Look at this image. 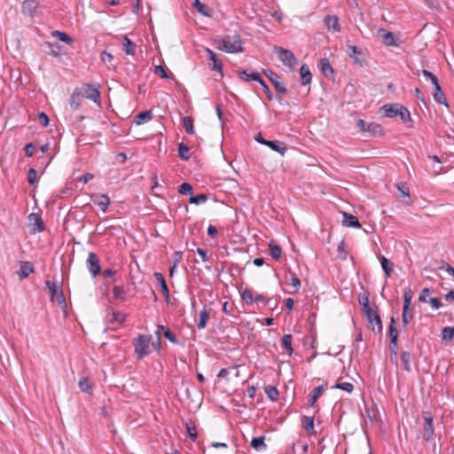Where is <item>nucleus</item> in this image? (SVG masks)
I'll list each match as a JSON object with an SVG mask.
<instances>
[{
	"label": "nucleus",
	"mask_w": 454,
	"mask_h": 454,
	"mask_svg": "<svg viewBox=\"0 0 454 454\" xmlns=\"http://www.w3.org/2000/svg\"><path fill=\"white\" fill-rule=\"evenodd\" d=\"M154 74L164 79L168 78V75L162 66H156L154 67Z\"/></svg>",
	"instance_id": "774afa93"
},
{
	"label": "nucleus",
	"mask_w": 454,
	"mask_h": 454,
	"mask_svg": "<svg viewBox=\"0 0 454 454\" xmlns=\"http://www.w3.org/2000/svg\"><path fill=\"white\" fill-rule=\"evenodd\" d=\"M324 392V387L322 385L316 387L311 394L309 395V406L312 407L315 405L317 400Z\"/></svg>",
	"instance_id": "bb28decb"
},
{
	"label": "nucleus",
	"mask_w": 454,
	"mask_h": 454,
	"mask_svg": "<svg viewBox=\"0 0 454 454\" xmlns=\"http://www.w3.org/2000/svg\"><path fill=\"white\" fill-rule=\"evenodd\" d=\"M82 94L78 90V88H76L74 90V92L71 94V97H70L71 108H73L74 110L78 109L82 105Z\"/></svg>",
	"instance_id": "5701e85b"
},
{
	"label": "nucleus",
	"mask_w": 454,
	"mask_h": 454,
	"mask_svg": "<svg viewBox=\"0 0 454 454\" xmlns=\"http://www.w3.org/2000/svg\"><path fill=\"white\" fill-rule=\"evenodd\" d=\"M210 314L206 306L203 307L202 310L200 312V318L197 324V327L201 330L207 326V321L209 319Z\"/></svg>",
	"instance_id": "393cba45"
},
{
	"label": "nucleus",
	"mask_w": 454,
	"mask_h": 454,
	"mask_svg": "<svg viewBox=\"0 0 454 454\" xmlns=\"http://www.w3.org/2000/svg\"><path fill=\"white\" fill-rule=\"evenodd\" d=\"M263 74L268 77V79L274 84V82H278L279 80V76L270 69L263 70Z\"/></svg>",
	"instance_id": "680f3d73"
},
{
	"label": "nucleus",
	"mask_w": 454,
	"mask_h": 454,
	"mask_svg": "<svg viewBox=\"0 0 454 454\" xmlns=\"http://www.w3.org/2000/svg\"><path fill=\"white\" fill-rule=\"evenodd\" d=\"M159 329L161 330L164 337L168 339L170 342L174 344H177L178 340L174 333L168 326L159 325Z\"/></svg>",
	"instance_id": "c9c22d12"
},
{
	"label": "nucleus",
	"mask_w": 454,
	"mask_h": 454,
	"mask_svg": "<svg viewBox=\"0 0 454 454\" xmlns=\"http://www.w3.org/2000/svg\"><path fill=\"white\" fill-rule=\"evenodd\" d=\"M358 302L362 307V311L371 308L368 294H364L358 298Z\"/></svg>",
	"instance_id": "603ef678"
},
{
	"label": "nucleus",
	"mask_w": 454,
	"mask_h": 454,
	"mask_svg": "<svg viewBox=\"0 0 454 454\" xmlns=\"http://www.w3.org/2000/svg\"><path fill=\"white\" fill-rule=\"evenodd\" d=\"M265 437L264 436H259V437H254L251 441V447L257 450H263L267 449V444L265 443Z\"/></svg>",
	"instance_id": "a878e982"
},
{
	"label": "nucleus",
	"mask_w": 454,
	"mask_h": 454,
	"mask_svg": "<svg viewBox=\"0 0 454 454\" xmlns=\"http://www.w3.org/2000/svg\"><path fill=\"white\" fill-rule=\"evenodd\" d=\"M27 182L30 184H35L36 183V171L35 168H31L27 172Z\"/></svg>",
	"instance_id": "338daca9"
},
{
	"label": "nucleus",
	"mask_w": 454,
	"mask_h": 454,
	"mask_svg": "<svg viewBox=\"0 0 454 454\" xmlns=\"http://www.w3.org/2000/svg\"><path fill=\"white\" fill-rule=\"evenodd\" d=\"M136 43H133L128 36L123 38V50L128 55H134L136 51Z\"/></svg>",
	"instance_id": "72a5a7b5"
},
{
	"label": "nucleus",
	"mask_w": 454,
	"mask_h": 454,
	"mask_svg": "<svg viewBox=\"0 0 454 454\" xmlns=\"http://www.w3.org/2000/svg\"><path fill=\"white\" fill-rule=\"evenodd\" d=\"M264 392L270 401L276 402L278 399L279 393L276 387L268 385L264 387Z\"/></svg>",
	"instance_id": "473e14b6"
},
{
	"label": "nucleus",
	"mask_w": 454,
	"mask_h": 454,
	"mask_svg": "<svg viewBox=\"0 0 454 454\" xmlns=\"http://www.w3.org/2000/svg\"><path fill=\"white\" fill-rule=\"evenodd\" d=\"M300 75L301 78V83L303 85H307V84L310 83L311 79H312V74L309 71L308 65H306V64L301 65V67L300 68Z\"/></svg>",
	"instance_id": "b1692460"
},
{
	"label": "nucleus",
	"mask_w": 454,
	"mask_h": 454,
	"mask_svg": "<svg viewBox=\"0 0 454 454\" xmlns=\"http://www.w3.org/2000/svg\"><path fill=\"white\" fill-rule=\"evenodd\" d=\"M424 419V426H423V434L422 438L426 442H430L433 440L434 427L433 424V416L429 411L423 412Z\"/></svg>",
	"instance_id": "0eeeda50"
},
{
	"label": "nucleus",
	"mask_w": 454,
	"mask_h": 454,
	"mask_svg": "<svg viewBox=\"0 0 454 454\" xmlns=\"http://www.w3.org/2000/svg\"><path fill=\"white\" fill-rule=\"evenodd\" d=\"M151 340L152 337L148 335H139L134 340L135 353L138 358H143L150 354Z\"/></svg>",
	"instance_id": "7ed1b4c3"
},
{
	"label": "nucleus",
	"mask_w": 454,
	"mask_h": 454,
	"mask_svg": "<svg viewBox=\"0 0 454 454\" xmlns=\"http://www.w3.org/2000/svg\"><path fill=\"white\" fill-rule=\"evenodd\" d=\"M259 83L262 85V87L263 88V91L264 93L266 94V98L268 100H272L273 99V94L272 92L270 91L269 86L267 85V83L265 82V81L262 78L260 81H259Z\"/></svg>",
	"instance_id": "e2e57ef3"
},
{
	"label": "nucleus",
	"mask_w": 454,
	"mask_h": 454,
	"mask_svg": "<svg viewBox=\"0 0 454 454\" xmlns=\"http://www.w3.org/2000/svg\"><path fill=\"white\" fill-rule=\"evenodd\" d=\"M111 317L108 319V322L109 324H114V323H119V324H123V322L125 321V315L123 313H121V312H113L110 316Z\"/></svg>",
	"instance_id": "49530a36"
},
{
	"label": "nucleus",
	"mask_w": 454,
	"mask_h": 454,
	"mask_svg": "<svg viewBox=\"0 0 454 454\" xmlns=\"http://www.w3.org/2000/svg\"><path fill=\"white\" fill-rule=\"evenodd\" d=\"M378 36L382 39V43L387 46H397V39L395 37L394 34L390 31H387L384 28H380L378 30Z\"/></svg>",
	"instance_id": "4468645a"
},
{
	"label": "nucleus",
	"mask_w": 454,
	"mask_h": 454,
	"mask_svg": "<svg viewBox=\"0 0 454 454\" xmlns=\"http://www.w3.org/2000/svg\"><path fill=\"white\" fill-rule=\"evenodd\" d=\"M126 290L122 286H115L113 288V294L115 298L124 301L126 299Z\"/></svg>",
	"instance_id": "de8ad7c7"
},
{
	"label": "nucleus",
	"mask_w": 454,
	"mask_h": 454,
	"mask_svg": "<svg viewBox=\"0 0 454 454\" xmlns=\"http://www.w3.org/2000/svg\"><path fill=\"white\" fill-rule=\"evenodd\" d=\"M39 7L38 0H25L21 4V12L24 15L33 17Z\"/></svg>",
	"instance_id": "ddd939ff"
},
{
	"label": "nucleus",
	"mask_w": 454,
	"mask_h": 454,
	"mask_svg": "<svg viewBox=\"0 0 454 454\" xmlns=\"http://www.w3.org/2000/svg\"><path fill=\"white\" fill-rule=\"evenodd\" d=\"M241 298L247 304H252L254 302V296L250 290L246 289L243 291L241 294Z\"/></svg>",
	"instance_id": "bf43d9fd"
},
{
	"label": "nucleus",
	"mask_w": 454,
	"mask_h": 454,
	"mask_svg": "<svg viewBox=\"0 0 454 454\" xmlns=\"http://www.w3.org/2000/svg\"><path fill=\"white\" fill-rule=\"evenodd\" d=\"M273 86H274V89H275L277 94L280 98H283L286 94L287 89L285 86V84L283 82H281L279 80L276 82H274Z\"/></svg>",
	"instance_id": "8fccbe9b"
},
{
	"label": "nucleus",
	"mask_w": 454,
	"mask_h": 454,
	"mask_svg": "<svg viewBox=\"0 0 454 454\" xmlns=\"http://www.w3.org/2000/svg\"><path fill=\"white\" fill-rule=\"evenodd\" d=\"M153 114L152 110L140 112L135 116L134 122L137 125H141L145 122L151 121L153 119Z\"/></svg>",
	"instance_id": "4be33fe9"
},
{
	"label": "nucleus",
	"mask_w": 454,
	"mask_h": 454,
	"mask_svg": "<svg viewBox=\"0 0 454 454\" xmlns=\"http://www.w3.org/2000/svg\"><path fill=\"white\" fill-rule=\"evenodd\" d=\"M154 278L160 285V290L164 294L165 301L167 302H169L170 294H169V290H168V285L166 283V280L164 278V276L160 272H155Z\"/></svg>",
	"instance_id": "dca6fc26"
},
{
	"label": "nucleus",
	"mask_w": 454,
	"mask_h": 454,
	"mask_svg": "<svg viewBox=\"0 0 454 454\" xmlns=\"http://www.w3.org/2000/svg\"><path fill=\"white\" fill-rule=\"evenodd\" d=\"M238 75L241 80L245 82L255 81L259 82V81L262 79L259 73H248L247 70L238 71Z\"/></svg>",
	"instance_id": "aec40b11"
},
{
	"label": "nucleus",
	"mask_w": 454,
	"mask_h": 454,
	"mask_svg": "<svg viewBox=\"0 0 454 454\" xmlns=\"http://www.w3.org/2000/svg\"><path fill=\"white\" fill-rule=\"evenodd\" d=\"M51 35L54 37H58L60 41L68 44H71L74 42L73 38L70 35H68L65 32H61L59 30L52 31Z\"/></svg>",
	"instance_id": "58836bf2"
},
{
	"label": "nucleus",
	"mask_w": 454,
	"mask_h": 454,
	"mask_svg": "<svg viewBox=\"0 0 454 454\" xmlns=\"http://www.w3.org/2000/svg\"><path fill=\"white\" fill-rule=\"evenodd\" d=\"M413 292L410 287H405L403 290V307H411Z\"/></svg>",
	"instance_id": "09e8293b"
},
{
	"label": "nucleus",
	"mask_w": 454,
	"mask_h": 454,
	"mask_svg": "<svg viewBox=\"0 0 454 454\" xmlns=\"http://www.w3.org/2000/svg\"><path fill=\"white\" fill-rule=\"evenodd\" d=\"M45 285L48 289V294L50 295L51 301H56L59 305H63L66 307V299L64 297V294L61 287L56 283L51 281L50 279L45 280Z\"/></svg>",
	"instance_id": "39448f33"
},
{
	"label": "nucleus",
	"mask_w": 454,
	"mask_h": 454,
	"mask_svg": "<svg viewBox=\"0 0 454 454\" xmlns=\"http://www.w3.org/2000/svg\"><path fill=\"white\" fill-rule=\"evenodd\" d=\"M333 387L344 390L348 393H351L354 389V386L350 382L337 383Z\"/></svg>",
	"instance_id": "864d4df0"
},
{
	"label": "nucleus",
	"mask_w": 454,
	"mask_h": 454,
	"mask_svg": "<svg viewBox=\"0 0 454 454\" xmlns=\"http://www.w3.org/2000/svg\"><path fill=\"white\" fill-rule=\"evenodd\" d=\"M398 106L399 104H387L381 107L386 117L395 118L398 116Z\"/></svg>",
	"instance_id": "6ab92c4d"
},
{
	"label": "nucleus",
	"mask_w": 454,
	"mask_h": 454,
	"mask_svg": "<svg viewBox=\"0 0 454 454\" xmlns=\"http://www.w3.org/2000/svg\"><path fill=\"white\" fill-rule=\"evenodd\" d=\"M442 339L443 340L450 341L454 338V327L451 326H445L442 330L441 333Z\"/></svg>",
	"instance_id": "ea45409f"
},
{
	"label": "nucleus",
	"mask_w": 454,
	"mask_h": 454,
	"mask_svg": "<svg viewBox=\"0 0 454 454\" xmlns=\"http://www.w3.org/2000/svg\"><path fill=\"white\" fill-rule=\"evenodd\" d=\"M293 336L291 334H285L282 338V346L286 350L287 354L291 356L294 352L292 348Z\"/></svg>",
	"instance_id": "e433bc0d"
},
{
	"label": "nucleus",
	"mask_w": 454,
	"mask_h": 454,
	"mask_svg": "<svg viewBox=\"0 0 454 454\" xmlns=\"http://www.w3.org/2000/svg\"><path fill=\"white\" fill-rule=\"evenodd\" d=\"M189 147L184 143L179 144L178 145V155L184 160H188L190 159L189 154Z\"/></svg>",
	"instance_id": "c03bdc74"
},
{
	"label": "nucleus",
	"mask_w": 454,
	"mask_h": 454,
	"mask_svg": "<svg viewBox=\"0 0 454 454\" xmlns=\"http://www.w3.org/2000/svg\"><path fill=\"white\" fill-rule=\"evenodd\" d=\"M269 249L270 254L273 259L278 260L280 258L282 248L279 245L276 244L275 241H270L269 243Z\"/></svg>",
	"instance_id": "2f4dec72"
},
{
	"label": "nucleus",
	"mask_w": 454,
	"mask_h": 454,
	"mask_svg": "<svg viewBox=\"0 0 454 454\" xmlns=\"http://www.w3.org/2000/svg\"><path fill=\"white\" fill-rule=\"evenodd\" d=\"M388 333L390 337V343L395 344V341H397L398 338V332L396 326L388 327Z\"/></svg>",
	"instance_id": "0e129e2a"
},
{
	"label": "nucleus",
	"mask_w": 454,
	"mask_h": 454,
	"mask_svg": "<svg viewBox=\"0 0 454 454\" xmlns=\"http://www.w3.org/2000/svg\"><path fill=\"white\" fill-rule=\"evenodd\" d=\"M398 116L404 123L408 121H411L409 110L402 105H399L398 106Z\"/></svg>",
	"instance_id": "37998d69"
},
{
	"label": "nucleus",
	"mask_w": 454,
	"mask_h": 454,
	"mask_svg": "<svg viewBox=\"0 0 454 454\" xmlns=\"http://www.w3.org/2000/svg\"><path fill=\"white\" fill-rule=\"evenodd\" d=\"M421 73L427 80H429L432 82L433 85L437 84V82H439L437 77L433 73L426 69H423Z\"/></svg>",
	"instance_id": "052dcab7"
},
{
	"label": "nucleus",
	"mask_w": 454,
	"mask_h": 454,
	"mask_svg": "<svg viewBox=\"0 0 454 454\" xmlns=\"http://www.w3.org/2000/svg\"><path fill=\"white\" fill-rule=\"evenodd\" d=\"M255 140L262 145L269 146L271 150L278 153L282 156L286 153L287 150L286 144L280 141L266 140L260 136L256 137Z\"/></svg>",
	"instance_id": "1a4fd4ad"
},
{
	"label": "nucleus",
	"mask_w": 454,
	"mask_h": 454,
	"mask_svg": "<svg viewBox=\"0 0 454 454\" xmlns=\"http://www.w3.org/2000/svg\"><path fill=\"white\" fill-rule=\"evenodd\" d=\"M207 200V196L206 194H198L195 196H191L189 199V202L195 205H200L205 203Z\"/></svg>",
	"instance_id": "3c124183"
},
{
	"label": "nucleus",
	"mask_w": 454,
	"mask_h": 454,
	"mask_svg": "<svg viewBox=\"0 0 454 454\" xmlns=\"http://www.w3.org/2000/svg\"><path fill=\"white\" fill-rule=\"evenodd\" d=\"M87 267L92 277H96L101 271L99 259L93 252H90L86 260Z\"/></svg>",
	"instance_id": "9d476101"
},
{
	"label": "nucleus",
	"mask_w": 454,
	"mask_h": 454,
	"mask_svg": "<svg viewBox=\"0 0 454 454\" xmlns=\"http://www.w3.org/2000/svg\"><path fill=\"white\" fill-rule=\"evenodd\" d=\"M274 52L285 66L294 68L297 64V59L291 51L280 46H275Z\"/></svg>",
	"instance_id": "423d86ee"
},
{
	"label": "nucleus",
	"mask_w": 454,
	"mask_h": 454,
	"mask_svg": "<svg viewBox=\"0 0 454 454\" xmlns=\"http://www.w3.org/2000/svg\"><path fill=\"white\" fill-rule=\"evenodd\" d=\"M186 430H187L190 439L192 442L196 441V439L198 437L197 432H196V427L194 425L186 423Z\"/></svg>",
	"instance_id": "4d7b16f0"
},
{
	"label": "nucleus",
	"mask_w": 454,
	"mask_h": 454,
	"mask_svg": "<svg viewBox=\"0 0 454 454\" xmlns=\"http://www.w3.org/2000/svg\"><path fill=\"white\" fill-rule=\"evenodd\" d=\"M302 427L309 434H312L313 431H314V419H313V417L304 416L302 418Z\"/></svg>",
	"instance_id": "4c0bfd02"
},
{
	"label": "nucleus",
	"mask_w": 454,
	"mask_h": 454,
	"mask_svg": "<svg viewBox=\"0 0 454 454\" xmlns=\"http://www.w3.org/2000/svg\"><path fill=\"white\" fill-rule=\"evenodd\" d=\"M348 50L350 51L349 57L353 58L356 62H360L358 59V56L362 54L361 50L354 45H348Z\"/></svg>",
	"instance_id": "5fc2aeb1"
},
{
	"label": "nucleus",
	"mask_w": 454,
	"mask_h": 454,
	"mask_svg": "<svg viewBox=\"0 0 454 454\" xmlns=\"http://www.w3.org/2000/svg\"><path fill=\"white\" fill-rule=\"evenodd\" d=\"M380 264L382 267V270L386 275L387 278H389L391 275V272L393 271V263L387 259L385 256L381 255L380 257Z\"/></svg>",
	"instance_id": "cd10ccee"
},
{
	"label": "nucleus",
	"mask_w": 454,
	"mask_h": 454,
	"mask_svg": "<svg viewBox=\"0 0 454 454\" xmlns=\"http://www.w3.org/2000/svg\"><path fill=\"white\" fill-rule=\"evenodd\" d=\"M357 126L362 132H368L373 136L381 135L383 129L376 122H366L362 119L357 120Z\"/></svg>",
	"instance_id": "6e6552de"
},
{
	"label": "nucleus",
	"mask_w": 454,
	"mask_h": 454,
	"mask_svg": "<svg viewBox=\"0 0 454 454\" xmlns=\"http://www.w3.org/2000/svg\"><path fill=\"white\" fill-rule=\"evenodd\" d=\"M206 52L207 54L209 59V68L212 70H215L219 73L223 72V64L221 60H219L216 57V54L210 49L207 48Z\"/></svg>",
	"instance_id": "2eb2a0df"
},
{
	"label": "nucleus",
	"mask_w": 454,
	"mask_h": 454,
	"mask_svg": "<svg viewBox=\"0 0 454 454\" xmlns=\"http://www.w3.org/2000/svg\"><path fill=\"white\" fill-rule=\"evenodd\" d=\"M183 124H184L186 133H188V134L194 133L193 119L191 116L184 117Z\"/></svg>",
	"instance_id": "a18cd8bd"
},
{
	"label": "nucleus",
	"mask_w": 454,
	"mask_h": 454,
	"mask_svg": "<svg viewBox=\"0 0 454 454\" xmlns=\"http://www.w3.org/2000/svg\"><path fill=\"white\" fill-rule=\"evenodd\" d=\"M347 247H346V243L344 240H340V243L338 244V247H337V250L339 252V254L340 256L341 257V259L345 260L347 258Z\"/></svg>",
	"instance_id": "13d9d810"
},
{
	"label": "nucleus",
	"mask_w": 454,
	"mask_h": 454,
	"mask_svg": "<svg viewBox=\"0 0 454 454\" xmlns=\"http://www.w3.org/2000/svg\"><path fill=\"white\" fill-rule=\"evenodd\" d=\"M411 354L408 351H403L401 353V362L403 364V369L406 372H411Z\"/></svg>",
	"instance_id": "f704fd0d"
},
{
	"label": "nucleus",
	"mask_w": 454,
	"mask_h": 454,
	"mask_svg": "<svg viewBox=\"0 0 454 454\" xmlns=\"http://www.w3.org/2000/svg\"><path fill=\"white\" fill-rule=\"evenodd\" d=\"M192 186L189 183L184 182L179 186L178 192L180 194L187 195L192 194Z\"/></svg>",
	"instance_id": "6e6d98bb"
},
{
	"label": "nucleus",
	"mask_w": 454,
	"mask_h": 454,
	"mask_svg": "<svg viewBox=\"0 0 454 454\" xmlns=\"http://www.w3.org/2000/svg\"><path fill=\"white\" fill-rule=\"evenodd\" d=\"M79 387L82 392L91 394L93 389V384L89 378L83 377L79 380Z\"/></svg>",
	"instance_id": "c756f323"
},
{
	"label": "nucleus",
	"mask_w": 454,
	"mask_h": 454,
	"mask_svg": "<svg viewBox=\"0 0 454 454\" xmlns=\"http://www.w3.org/2000/svg\"><path fill=\"white\" fill-rule=\"evenodd\" d=\"M29 226L33 233L41 232L44 230V223L42 217L36 213H31L27 216Z\"/></svg>",
	"instance_id": "f8f14e48"
},
{
	"label": "nucleus",
	"mask_w": 454,
	"mask_h": 454,
	"mask_svg": "<svg viewBox=\"0 0 454 454\" xmlns=\"http://www.w3.org/2000/svg\"><path fill=\"white\" fill-rule=\"evenodd\" d=\"M320 67H321V71L322 73L327 76L328 74H333V68L332 67L329 60L327 59H321L320 60Z\"/></svg>",
	"instance_id": "a19ab883"
},
{
	"label": "nucleus",
	"mask_w": 454,
	"mask_h": 454,
	"mask_svg": "<svg viewBox=\"0 0 454 454\" xmlns=\"http://www.w3.org/2000/svg\"><path fill=\"white\" fill-rule=\"evenodd\" d=\"M323 22L327 30L330 32L340 33L341 31V26L340 24L339 18L335 15H325Z\"/></svg>",
	"instance_id": "9b49d317"
},
{
	"label": "nucleus",
	"mask_w": 454,
	"mask_h": 454,
	"mask_svg": "<svg viewBox=\"0 0 454 454\" xmlns=\"http://www.w3.org/2000/svg\"><path fill=\"white\" fill-rule=\"evenodd\" d=\"M342 224L346 227L360 228V223L356 216L349 213H343Z\"/></svg>",
	"instance_id": "a211bd4d"
},
{
	"label": "nucleus",
	"mask_w": 454,
	"mask_h": 454,
	"mask_svg": "<svg viewBox=\"0 0 454 454\" xmlns=\"http://www.w3.org/2000/svg\"><path fill=\"white\" fill-rule=\"evenodd\" d=\"M34 271V266L29 262H22L18 271L20 279H24Z\"/></svg>",
	"instance_id": "412c9836"
},
{
	"label": "nucleus",
	"mask_w": 454,
	"mask_h": 454,
	"mask_svg": "<svg viewBox=\"0 0 454 454\" xmlns=\"http://www.w3.org/2000/svg\"><path fill=\"white\" fill-rule=\"evenodd\" d=\"M427 302H429L434 309H438L442 306L441 299L437 297L429 298Z\"/></svg>",
	"instance_id": "69168bd1"
},
{
	"label": "nucleus",
	"mask_w": 454,
	"mask_h": 454,
	"mask_svg": "<svg viewBox=\"0 0 454 454\" xmlns=\"http://www.w3.org/2000/svg\"><path fill=\"white\" fill-rule=\"evenodd\" d=\"M78 90L82 94V98H86L98 106H100V90L98 84L85 83Z\"/></svg>",
	"instance_id": "20e7f679"
},
{
	"label": "nucleus",
	"mask_w": 454,
	"mask_h": 454,
	"mask_svg": "<svg viewBox=\"0 0 454 454\" xmlns=\"http://www.w3.org/2000/svg\"><path fill=\"white\" fill-rule=\"evenodd\" d=\"M363 312L365 315L369 327L372 331L381 333L383 325L377 307L375 309L371 307Z\"/></svg>",
	"instance_id": "f03ea898"
},
{
	"label": "nucleus",
	"mask_w": 454,
	"mask_h": 454,
	"mask_svg": "<svg viewBox=\"0 0 454 454\" xmlns=\"http://www.w3.org/2000/svg\"><path fill=\"white\" fill-rule=\"evenodd\" d=\"M413 314L411 307H403L402 324L403 327L406 328L408 324L412 320Z\"/></svg>",
	"instance_id": "7c9ffc66"
},
{
	"label": "nucleus",
	"mask_w": 454,
	"mask_h": 454,
	"mask_svg": "<svg viewBox=\"0 0 454 454\" xmlns=\"http://www.w3.org/2000/svg\"><path fill=\"white\" fill-rule=\"evenodd\" d=\"M92 201L94 204L100 207L103 212H106L109 204L110 199L106 194H95L92 196Z\"/></svg>",
	"instance_id": "f3484780"
},
{
	"label": "nucleus",
	"mask_w": 454,
	"mask_h": 454,
	"mask_svg": "<svg viewBox=\"0 0 454 454\" xmlns=\"http://www.w3.org/2000/svg\"><path fill=\"white\" fill-rule=\"evenodd\" d=\"M218 49L227 53L243 51L242 41L239 35H225L219 41Z\"/></svg>",
	"instance_id": "f257e3e1"
},
{
	"label": "nucleus",
	"mask_w": 454,
	"mask_h": 454,
	"mask_svg": "<svg viewBox=\"0 0 454 454\" xmlns=\"http://www.w3.org/2000/svg\"><path fill=\"white\" fill-rule=\"evenodd\" d=\"M433 86H434V100L437 103H439V104L447 105L446 104V98H445L443 91L442 90L440 83L437 82V84H434Z\"/></svg>",
	"instance_id": "c85d7f7f"
},
{
	"label": "nucleus",
	"mask_w": 454,
	"mask_h": 454,
	"mask_svg": "<svg viewBox=\"0 0 454 454\" xmlns=\"http://www.w3.org/2000/svg\"><path fill=\"white\" fill-rule=\"evenodd\" d=\"M192 5L197 10V12H200V14H202L203 16H205V17L210 16V13H209L207 8L206 7V5L200 2V0H194Z\"/></svg>",
	"instance_id": "79ce46f5"
}]
</instances>
